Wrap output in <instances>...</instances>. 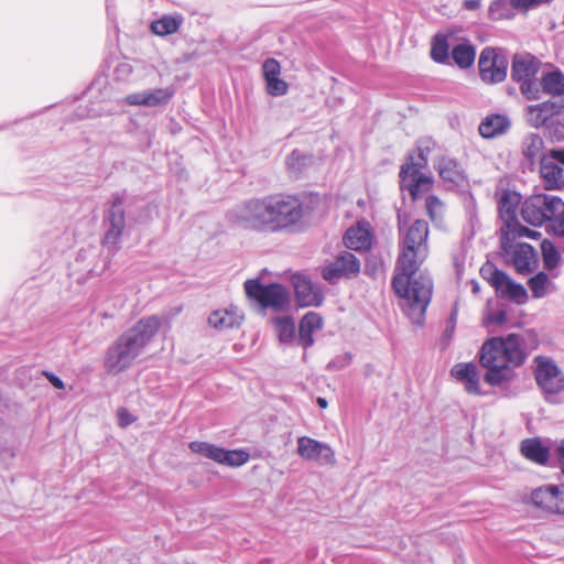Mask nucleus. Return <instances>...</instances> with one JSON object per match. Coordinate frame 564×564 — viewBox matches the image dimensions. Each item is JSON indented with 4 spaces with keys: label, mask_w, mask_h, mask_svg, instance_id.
<instances>
[{
    "label": "nucleus",
    "mask_w": 564,
    "mask_h": 564,
    "mask_svg": "<svg viewBox=\"0 0 564 564\" xmlns=\"http://www.w3.org/2000/svg\"><path fill=\"white\" fill-rule=\"evenodd\" d=\"M429 225L423 219H416L406 230L400 242V254L397 270L401 273L392 278V289L402 299V311L412 324L422 326L425 313L433 294L432 278L423 272L417 273L421 263L429 252Z\"/></svg>",
    "instance_id": "f257e3e1"
},
{
    "label": "nucleus",
    "mask_w": 564,
    "mask_h": 564,
    "mask_svg": "<svg viewBox=\"0 0 564 564\" xmlns=\"http://www.w3.org/2000/svg\"><path fill=\"white\" fill-rule=\"evenodd\" d=\"M307 206L297 196L273 193L246 199L228 213L237 227L265 235H295L306 228Z\"/></svg>",
    "instance_id": "f03ea898"
},
{
    "label": "nucleus",
    "mask_w": 564,
    "mask_h": 564,
    "mask_svg": "<svg viewBox=\"0 0 564 564\" xmlns=\"http://www.w3.org/2000/svg\"><path fill=\"white\" fill-rule=\"evenodd\" d=\"M528 356L525 339L520 334L487 338L477 354L480 366L486 369L484 381L491 387L508 386L517 377L514 369L524 365Z\"/></svg>",
    "instance_id": "7ed1b4c3"
},
{
    "label": "nucleus",
    "mask_w": 564,
    "mask_h": 564,
    "mask_svg": "<svg viewBox=\"0 0 564 564\" xmlns=\"http://www.w3.org/2000/svg\"><path fill=\"white\" fill-rule=\"evenodd\" d=\"M161 327V318L150 315L140 318L132 327L124 330L108 348L104 366L107 372L118 373L130 368L143 352Z\"/></svg>",
    "instance_id": "20e7f679"
},
{
    "label": "nucleus",
    "mask_w": 564,
    "mask_h": 564,
    "mask_svg": "<svg viewBox=\"0 0 564 564\" xmlns=\"http://www.w3.org/2000/svg\"><path fill=\"white\" fill-rule=\"evenodd\" d=\"M541 61L530 54H516L511 64V79L519 85L521 95L527 100H539L538 82Z\"/></svg>",
    "instance_id": "39448f33"
},
{
    "label": "nucleus",
    "mask_w": 564,
    "mask_h": 564,
    "mask_svg": "<svg viewBox=\"0 0 564 564\" xmlns=\"http://www.w3.org/2000/svg\"><path fill=\"white\" fill-rule=\"evenodd\" d=\"M561 208H564V200L561 197L539 193L525 198L520 213L525 223L540 227L550 223L560 213Z\"/></svg>",
    "instance_id": "423d86ee"
},
{
    "label": "nucleus",
    "mask_w": 564,
    "mask_h": 564,
    "mask_svg": "<svg viewBox=\"0 0 564 564\" xmlns=\"http://www.w3.org/2000/svg\"><path fill=\"white\" fill-rule=\"evenodd\" d=\"M243 286L247 296L262 308L281 312L286 310L290 304L289 292L281 283L263 284L259 279H249Z\"/></svg>",
    "instance_id": "0eeeda50"
},
{
    "label": "nucleus",
    "mask_w": 564,
    "mask_h": 564,
    "mask_svg": "<svg viewBox=\"0 0 564 564\" xmlns=\"http://www.w3.org/2000/svg\"><path fill=\"white\" fill-rule=\"evenodd\" d=\"M126 191L116 192L111 195L104 213V226L106 228L102 238L105 246H117L123 235L127 225Z\"/></svg>",
    "instance_id": "6e6552de"
},
{
    "label": "nucleus",
    "mask_w": 564,
    "mask_h": 564,
    "mask_svg": "<svg viewBox=\"0 0 564 564\" xmlns=\"http://www.w3.org/2000/svg\"><path fill=\"white\" fill-rule=\"evenodd\" d=\"M534 364V379L538 387L542 390L547 402L555 403L557 394L564 390L563 372L555 361L549 357L536 356Z\"/></svg>",
    "instance_id": "1a4fd4ad"
},
{
    "label": "nucleus",
    "mask_w": 564,
    "mask_h": 564,
    "mask_svg": "<svg viewBox=\"0 0 564 564\" xmlns=\"http://www.w3.org/2000/svg\"><path fill=\"white\" fill-rule=\"evenodd\" d=\"M508 65V58L501 50L484 47L478 59L479 76L485 83H501L507 77Z\"/></svg>",
    "instance_id": "9d476101"
},
{
    "label": "nucleus",
    "mask_w": 564,
    "mask_h": 564,
    "mask_svg": "<svg viewBox=\"0 0 564 564\" xmlns=\"http://www.w3.org/2000/svg\"><path fill=\"white\" fill-rule=\"evenodd\" d=\"M360 271V261L349 252L343 251L335 259L322 267V276L330 284L336 283L341 278L350 279Z\"/></svg>",
    "instance_id": "9b49d317"
},
{
    "label": "nucleus",
    "mask_w": 564,
    "mask_h": 564,
    "mask_svg": "<svg viewBox=\"0 0 564 564\" xmlns=\"http://www.w3.org/2000/svg\"><path fill=\"white\" fill-rule=\"evenodd\" d=\"M297 454L305 460L316 462L319 465L335 463V454L332 447L323 442L308 436L297 438Z\"/></svg>",
    "instance_id": "f8f14e48"
},
{
    "label": "nucleus",
    "mask_w": 564,
    "mask_h": 564,
    "mask_svg": "<svg viewBox=\"0 0 564 564\" xmlns=\"http://www.w3.org/2000/svg\"><path fill=\"white\" fill-rule=\"evenodd\" d=\"M563 111L564 99L546 100L536 105H530L527 107V121L534 128L545 127Z\"/></svg>",
    "instance_id": "ddd939ff"
},
{
    "label": "nucleus",
    "mask_w": 564,
    "mask_h": 564,
    "mask_svg": "<svg viewBox=\"0 0 564 564\" xmlns=\"http://www.w3.org/2000/svg\"><path fill=\"white\" fill-rule=\"evenodd\" d=\"M292 285L294 288L296 304L300 307H318L323 304V292L315 286L306 275L300 273L294 274L292 276Z\"/></svg>",
    "instance_id": "4468645a"
},
{
    "label": "nucleus",
    "mask_w": 564,
    "mask_h": 564,
    "mask_svg": "<svg viewBox=\"0 0 564 564\" xmlns=\"http://www.w3.org/2000/svg\"><path fill=\"white\" fill-rule=\"evenodd\" d=\"M174 95L175 88L167 86L133 93L128 95L124 100L131 106L159 107L169 104Z\"/></svg>",
    "instance_id": "2eb2a0df"
},
{
    "label": "nucleus",
    "mask_w": 564,
    "mask_h": 564,
    "mask_svg": "<svg viewBox=\"0 0 564 564\" xmlns=\"http://www.w3.org/2000/svg\"><path fill=\"white\" fill-rule=\"evenodd\" d=\"M539 99L544 95L564 99V73L558 67H552L550 70H543L538 82Z\"/></svg>",
    "instance_id": "dca6fc26"
},
{
    "label": "nucleus",
    "mask_w": 564,
    "mask_h": 564,
    "mask_svg": "<svg viewBox=\"0 0 564 564\" xmlns=\"http://www.w3.org/2000/svg\"><path fill=\"white\" fill-rule=\"evenodd\" d=\"M451 375L458 382L464 384L468 394L485 395L479 383V375L477 366L474 362H459L451 369Z\"/></svg>",
    "instance_id": "f3484780"
},
{
    "label": "nucleus",
    "mask_w": 564,
    "mask_h": 564,
    "mask_svg": "<svg viewBox=\"0 0 564 564\" xmlns=\"http://www.w3.org/2000/svg\"><path fill=\"white\" fill-rule=\"evenodd\" d=\"M344 243L348 249L367 251L372 246V232L366 221H359L356 226L349 227L344 235Z\"/></svg>",
    "instance_id": "a211bd4d"
},
{
    "label": "nucleus",
    "mask_w": 564,
    "mask_h": 564,
    "mask_svg": "<svg viewBox=\"0 0 564 564\" xmlns=\"http://www.w3.org/2000/svg\"><path fill=\"white\" fill-rule=\"evenodd\" d=\"M500 249L503 254H509L513 248V240L517 237H525L529 239H540L542 234L522 225L519 219L510 224L506 228L500 229Z\"/></svg>",
    "instance_id": "6ab92c4d"
},
{
    "label": "nucleus",
    "mask_w": 564,
    "mask_h": 564,
    "mask_svg": "<svg viewBox=\"0 0 564 564\" xmlns=\"http://www.w3.org/2000/svg\"><path fill=\"white\" fill-rule=\"evenodd\" d=\"M511 261L516 271L520 274H529L534 270L538 254L534 247L528 242H519L513 246Z\"/></svg>",
    "instance_id": "aec40b11"
},
{
    "label": "nucleus",
    "mask_w": 564,
    "mask_h": 564,
    "mask_svg": "<svg viewBox=\"0 0 564 564\" xmlns=\"http://www.w3.org/2000/svg\"><path fill=\"white\" fill-rule=\"evenodd\" d=\"M432 148L430 140H419L416 142L415 150L408 154L405 163L402 164L400 169L399 175L402 180V183L406 181L410 170H422L427 165V158Z\"/></svg>",
    "instance_id": "412c9836"
},
{
    "label": "nucleus",
    "mask_w": 564,
    "mask_h": 564,
    "mask_svg": "<svg viewBox=\"0 0 564 564\" xmlns=\"http://www.w3.org/2000/svg\"><path fill=\"white\" fill-rule=\"evenodd\" d=\"M126 206L128 218L134 224H147L152 219L153 214L156 213V205L147 202L140 196L128 197L126 194Z\"/></svg>",
    "instance_id": "4be33fe9"
},
{
    "label": "nucleus",
    "mask_w": 564,
    "mask_h": 564,
    "mask_svg": "<svg viewBox=\"0 0 564 564\" xmlns=\"http://www.w3.org/2000/svg\"><path fill=\"white\" fill-rule=\"evenodd\" d=\"M511 120L503 113H490L486 116L478 126L479 134L484 139H495L509 131Z\"/></svg>",
    "instance_id": "5701e85b"
},
{
    "label": "nucleus",
    "mask_w": 564,
    "mask_h": 564,
    "mask_svg": "<svg viewBox=\"0 0 564 564\" xmlns=\"http://www.w3.org/2000/svg\"><path fill=\"white\" fill-rule=\"evenodd\" d=\"M520 453L528 460L541 466L547 465L551 456L550 446L544 444L540 437L523 440L520 443Z\"/></svg>",
    "instance_id": "b1692460"
},
{
    "label": "nucleus",
    "mask_w": 564,
    "mask_h": 564,
    "mask_svg": "<svg viewBox=\"0 0 564 564\" xmlns=\"http://www.w3.org/2000/svg\"><path fill=\"white\" fill-rule=\"evenodd\" d=\"M563 173V167L557 163L549 161L545 156L540 159V175L546 191H560L564 187Z\"/></svg>",
    "instance_id": "393cba45"
},
{
    "label": "nucleus",
    "mask_w": 564,
    "mask_h": 564,
    "mask_svg": "<svg viewBox=\"0 0 564 564\" xmlns=\"http://www.w3.org/2000/svg\"><path fill=\"white\" fill-rule=\"evenodd\" d=\"M323 327V318L318 313L308 312L300 321L297 343L304 349L314 345L313 334Z\"/></svg>",
    "instance_id": "a878e982"
},
{
    "label": "nucleus",
    "mask_w": 564,
    "mask_h": 564,
    "mask_svg": "<svg viewBox=\"0 0 564 564\" xmlns=\"http://www.w3.org/2000/svg\"><path fill=\"white\" fill-rule=\"evenodd\" d=\"M243 316L239 314L237 307L216 310L208 316V324L217 330H227L238 328L242 323Z\"/></svg>",
    "instance_id": "bb28decb"
},
{
    "label": "nucleus",
    "mask_w": 564,
    "mask_h": 564,
    "mask_svg": "<svg viewBox=\"0 0 564 564\" xmlns=\"http://www.w3.org/2000/svg\"><path fill=\"white\" fill-rule=\"evenodd\" d=\"M476 59V46L468 40L462 39L451 51V65L459 69L470 68Z\"/></svg>",
    "instance_id": "cd10ccee"
},
{
    "label": "nucleus",
    "mask_w": 564,
    "mask_h": 564,
    "mask_svg": "<svg viewBox=\"0 0 564 564\" xmlns=\"http://www.w3.org/2000/svg\"><path fill=\"white\" fill-rule=\"evenodd\" d=\"M521 203V195L518 192L505 189L498 200V213L503 220L505 228L514 223L517 217V209Z\"/></svg>",
    "instance_id": "c85d7f7f"
},
{
    "label": "nucleus",
    "mask_w": 564,
    "mask_h": 564,
    "mask_svg": "<svg viewBox=\"0 0 564 564\" xmlns=\"http://www.w3.org/2000/svg\"><path fill=\"white\" fill-rule=\"evenodd\" d=\"M440 177L444 182L460 185L465 181V174L456 159L442 156L436 165Z\"/></svg>",
    "instance_id": "c756f323"
},
{
    "label": "nucleus",
    "mask_w": 564,
    "mask_h": 564,
    "mask_svg": "<svg viewBox=\"0 0 564 564\" xmlns=\"http://www.w3.org/2000/svg\"><path fill=\"white\" fill-rule=\"evenodd\" d=\"M557 485H545L534 489L531 492V501L534 506L554 513L556 498L558 495Z\"/></svg>",
    "instance_id": "7c9ffc66"
},
{
    "label": "nucleus",
    "mask_w": 564,
    "mask_h": 564,
    "mask_svg": "<svg viewBox=\"0 0 564 564\" xmlns=\"http://www.w3.org/2000/svg\"><path fill=\"white\" fill-rule=\"evenodd\" d=\"M451 45L448 36L443 33H437L433 36L431 43V58L442 65H451Z\"/></svg>",
    "instance_id": "2f4dec72"
},
{
    "label": "nucleus",
    "mask_w": 564,
    "mask_h": 564,
    "mask_svg": "<svg viewBox=\"0 0 564 564\" xmlns=\"http://www.w3.org/2000/svg\"><path fill=\"white\" fill-rule=\"evenodd\" d=\"M432 177L423 174L421 170L413 169L410 170L409 176L404 183L400 178L401 188H406L410 192L412 199H417L420 189L422 186H426V189L432 185Z\"/></svg>",
    "instance_id": "473e14b6"
},
{
    "label": "nucleus",
    "mask_w": 564,
    "mask_h": 564,
    "mask_svg": "<svg viewBox=\"0 0 564 564\" xmlns=\"http://www.w3.org/2000/svg\"><path fill=\"white\" fill-rule=\"evenodd\" d=\"M544 148L543 138L538 133H530L522 142V155L530 167L534 166Z\"/></svg>",
    "instance_id": "72a5a7b5"
},
{
    "label": "nucleus",
    "mask_w": 564,
    "mask_h": 564,
    "mask_svg": "<svg viewBox=\"0 0 564 564\" xmlns=\"http://www.w3.org/2000/svg\"><path fill=\"white\" fill-rule=\"evenodd\" d=\"M183 22L180 14H164L151 23V31L159 36H166L176 33Z\"/></svg>",
    "instance_id": "f704fd0d"
},
{
    "label": "nucleus",
    "mask_w": 564,
    "mask_h": 564,
    "mask_svg": "<svg viewBox=\"0 0 564 564\" xmlns=\"http://www.w3.org/2000/svg\"><path fill=\"white\" fill-rule=\"evenodd\" d=\"M543 268L546 271H553L563 263L562 254L557 247L547 238H544L540 245Z\"/></svg>",
    "instance_id": "c9c22d12"
},
{
    "label": "nucleus",
    "mask_w": 564,
    "mask_h": 564,
    "mask_svg": "<svg viewBox=\"0 0 564 564\" xmlns=\"http://www.w3.org/2000/svg\"><path fill=\"white\" fill-rule=\"evenodd\" d=\"M189 449L198 454L203 457L209 458L218 464L221 462V455L224 447L207 443V442H199V441H193L188 445Z\"/></svg>",
    "instance_id": "e433bc0d"
},
{
    "label": "nucleus",
    "mask_w": 564,
    "mask_h": 564,
    "mask_svg": "<svg viewBox=\"0 0 564 564\" xmlns=\"http://www.w3.org/2000/svg\"><path fill=\"white\" fill-rule=\"evenodd\" d=\"M278 337L282 344H291L295 338V324L291 316H279L274 319Z\"/></svg>",
    "instance_id": "4c0bfd02"
},
{
    "label": "nucleus",
    "mask_w": 564,
    "mask_h": 564,
    "mask_svg": "<svg viewBox=\"0 0 564 564\" xmlns=\"http://www.w3.org/2000/svg\"><path fill=\"white\" fill-rule=\"evenodd\" d=\"M489 19L492 21L509 20L514 17L511 0H495L488 10Z\"/></svg>",
    "instance_id": "58836bf2"
},
{
    "label": "nucleus",
    "mask_w": 564,
    "mask_h": 564,
    "mask_svg": "<svg viewBox=\"0 0 564 564\" xmlns=\"http://www.w3.org/2000/svg\"><path fill=\"white\" fill-rule=\"evenodd\" d=\"M312 155L304 154L300 150L295 149L286 158V166L290 173L299 176L305 167L312 163Z\"/></svg>",
    "instance_id": "ea45409f"
},
{
    "label": "nucleus",
    "mask_w": 564,
    "mask_h": 564,
    "mask_svg": "<svg viewBox=\"0 0 564 564\" xmlns=\"http://www.w3.org/2000/svg\"><path fill=\"white\" fill-rule=\"evenodd\" d=\"M550 283L549 275L545 271H539L528 280V286L534 299L544 297Z\"/></svg>",
    "instance_id": "a19ab883"
},
{
    "label": "nucleus",
    "mask_w": 564,
    "mask_h": 564,
    "mask_svg": "<svg viewBox=\"0 0 564 564\" xmlns=\"http://www.w3.org/2000/svg\"><path fill=\"white\" fill-rule=\"evenodd\" d=\"M250 458V454L248 451L239 448V449H223L221 455V465H226L229 467H240L245 465Z\"/></svg>",
    "instance_id": "79ce46f5"
},
{
    "label": "nucleus",
    "mask_w": 564,
    "mask_h": 564,
    "mask_svg": "<svg viewBox=\"0 0 564 564\" xmlns=\"http://www.w3.org/2000/svg\"><path fill=\"white\" fill-rule=\"evenodd\" d=\"M426 213L431 221L440 226L443 221L444 204L436 195H429L425 198Z\"/></svg>",
    "instance_id": "37998d69"
},
{
    "label": "nucleus",
    "mask_w": 564,
    "mask_h": 564,
    "mask_svg": "<svg viewBox=\"0 0 564 564\" xmlns=\"http://www.w3.org/2000/svg\"><path fill=\"white\" fill-rule=\"evenodd\" d=\"M544 137L552 143L564 142V122L558 119L551 120L544 127Z\"/></svg>",
    "instance_id": "c03bdc74"
},
{
    "label": "nucleus",
    "mask_w": 564,
    "mask_h": 564,
    "mask_svg": "<svg viewBox=\"0 0 564 564\" xmlns=\"http://www.w3.org/2000/svg\"><path fill=\"white\" fill-rule=\"evenodd\" d=\"M267 93L272 97L284 96L289 90V85L280 76L264 80Z\"/></svg>",
    "instance_id": "a18cd8bd"
},
{
    "label": "nucleus",
    "mask_w": 564,
    "mask_h": 564,
    "mask_svg": "<svg viewBox=\"0 0 564 564\" xmlns=\"http://www.w3.org/2000/svg\"><path fill=\"white\" fill-rule=\"evenodd\" d=\"M506 272L503 270L498 269L494 263L490 261H487L481 268H480V275L482 279L487 280L489 284L494 288L496 283L499 284L500 276L503 275Z\"/></svg>",
    "instance_id": "49530a36"
},
{
    "label": "nucleus",
    "mask_w": 564,
    "mask_h": 564,
    "mask_svg": "<svg viewBox=\"0 0 564 564\" xmlns=\"http://www.w3.org/2000/svg\"><path fill=\"white\" fill-rule=\"evenodd\" d=\"M457 316H458V310H457V307H454L451 311L449 316L446 319V326L442 334L441 340H442L444 347H446L449 344V341L455 333V328H456V324H457Z\"/></svg>",
    "instance_id": "de8ad7c7"
},
{
    "label": "nucleus",
    "mask_w": 564,
    "mask_h": 564,
    "mask_svg": "<svg viewBox=\"0 0 564 564\" xmlns=\"http://www.w3.org/2000/svg\"><path fill=\"white\" fill-rule=\"evenodd\" d=\"M264 80L280 76L281 65L275 58H267L262 64Z\"/></svg>",
    "instance_id": "09e8293b"
},
{
    "label": "nucleus",
    "mask_w": 564,
    "mask_h": 564,
    "mask_svg": "<svg viewBox=\"0 0 564 564\" xmlns=\"http://www.w3.org/2000/svg\"><path fill=\"white\" fill-rule=\"evenodd\" d=\"M508 299L516 302L517 304H524L528 300L527 289L521 283L516 281L510 283V294Z\"/></svg>",
    "instance_id": "8fccbe9b"
},
{
    "label": "nucleus",
    "mask_w": 564,
    "mask_h": 564,
    "mask_svg": "<svg viewBox=\"0 0 564 564\" xmlns=\"http://www.w3.org/2000/svg\"><path fill=\"white\" fill-rule=\"evenodd\" d=\"M352 361V355L345 352L333 358L326 366L327 370L336 371L348 367Z\"/></svg>",
    "instance_id": "3c124183"
},
{
    "label": "nucleus",
    "mask_w": 564,
    "mask_h": 564,
    "mask_svg": "<svg viewBox=\"0 0 564 564\" xmlns=\"http://www.w3.org/2000/svg\"><path fill=\"white\" fill-rule=\"evenodd\" d=\"M499 276H500L499 284L496 283V285H494V289H495L498 297L508 299V296L510 294V283H513L514 281L507 273H505L503 275H499Z\"/></svg>",
    "instance_id": "603ef678"
},
{
    "label": "nucleus",
    "mask_w": 564,
    "mask_h": 564,
    "mask_svg": "<svg viewBox=\"0 0 564 564\" xmlns=\"http://www.w3.org/2000/svg\"><path fill=\"white\" fill-rule=\"evenodd\" d=\"M507 313L506 311H497L494 313L488 314L484 319V325L488 326L490 324L495 325H503L507 322Z\"/></svg>",
    "instance_id": "864d4df0"
},
{
    "label": "nucleus",
    "mask_w": 564,
    "mask_h": 564,
    "mask_svg": "<svg viewBox=\"0 0 564 564\" xmlns=\"http://www.w3.org/2000/svg\"><path fill=\"white\" fill-rule=\"evenodd\" d=\"M132 66L127 62L118 63L113 69L116 79L126 80L132 74Z\"/></svg>",
    "instance_id": "5fc2aeb1"
},
{
    "label": "nucleus",
    "mask_w": 564,
    "mask_h": 564,
    "mask_svg": "<svg viewBox=\"0 0 564 564\" xmlns=\"http://www.w3.org/2000/svg\"><path fill=\"white\" fill-rule=\"evenodd\" d=\"M543 0H511L514 11H528L542 3Z\"/></svg>",
    "instance_id": "6e6d98bb"
},
{
    "label": "nucleus",
    "mask_w": 564,
    "mask_h": 564,
    "mask_svg": "<svg viewBox=\"0 0 564 564\" xmlns=\"http://www.w3.org/2000/svg\"><path fill=\"white\" fill-rule=\"evenodd\" d=\"M134 416L126 409L121 408L118 411V423L121 427H127L132 424Z\"/></svg>",
    "instance_id": "4d7b16f0"
},
{
    "label": "nucleus",
    "mask_w": 564,
    "mask_h": 564,
    "mask_svg": "<svg viewBox=\"0 0 564 564\" xmlns=\"http://www.w3.org/2000/svg\"><path fill=\"white\" fill-rule=\"evenodd\" d=\"M43 376L48 380V382L55 389L62 390V389L65 388L64 381L58 376H56L55 373L45 370V371H43Z\"/></svg>",
    "instance_id": "13d9d810"
},
{
    "label": "nucleus",
    "mask_w": 564,
    "mask_h": 564,
    "mask_svg": "<svg viewBox=\"0 0 564 564\" xmlns=\"http://www.w3.org/2000/svg\"><path fill=\"white\" fill-rule=\"evenodd\" d=\"M556 466L561 469L564 475V438L557 445L555 449Z\"/></svg>",
    "instance_id": "bf43d9fd"
},
{
    "label": "nucleus",
    "mask_w": 564,
    "mask_h": 564,
    "mask_svg": "<svg viewBox=\"0 0 564 564\" xmlns=\"http://www.w3.org/2000/svg\"><path fill=\"white\" fill-rule=\"evenodd\" d=\"M554 513L564 516V485L558 487Z\"/></svg>",
    "instance_id": "052dcab7"
},
{
    "label": "nucleus",
    "mask_w": 564,
    "mask_h": 564,
    "mask_svg": "<svg viewBox=\"0 0 564 564\" xmlns=\"http://www.w3.org/2000/svg\"><path fill=\"white\" fill-rule=\"evenodd\" d=\"M549 158L564 165V148H554L549 151Z\"/></svg>",
    "instance_id": "680f3d73"
},
{
    "label": "nucleus",
    "mask_w": 564,
    "mask_h": 564,
    "mask_svg": "<svg viewBox=\"0 0 564 564\" xmlns=\"http://www.w3.org/2000/svg\"><path fill=\"white\" fill-rule=\"evenodd\" d=\"M481 6L480 0H464L463 2V9L468 11H475L478 10Z\"/></svg>",
    "instance_id": "e2e57ef3"
},
{
    "label": "nucleus",
    "mask_w": 564,
    "mask_h": 564,
    "mask_svg": "<svg viewBox=\"0 0 564 564\" xmlns=\"http://www.w3.org/2000/svg\"><path fill=\"white\" fill-rule=\"evenodd\" d=\"M98 115H99L98 110H95V109L88 110L87 112H84L80 108L77 110V116L79 118L96 117Z\"/></svg>",
    "instance_id": "0e129e2a"
},
{
    "label": "nucleus",
    "mask_w": 564,
    "mask_h": 564,
    "mask_svg": "<svg viewBox=\"0 0 564 564\" xmlns=\"http://www.w3.org/2000/svg\"><path fill=\"white\" fill-rule=\"evenodd\" d=\"M317 405L321 408V409H326L328 403H327V400L325 398H322V397H318L317 400Z\"/></svg>",
    "instance_id": "69168bd1"
},
{
    "label": "nucleus",
    "mask_w": 564,
    "mask_h": 564,
    "mask_svg": "<svg viewBox=\"0 0 564 564\" xmlns=\"http://www.w3.org/2000/svg\"><path fill=\"white\" fill-rule=\"evenodd\" d=\"M471 284H473V288H471L473 293H475V294L479 293V291H480L479 283L476 281H473Z\"/></svg>",
    "instance_id": "338daca9"
},
{
    "label": "nucleus",
    "mask_w": 564,
    "mask_h": 564,
    "mask_svg": "<svg viewBox=\"0 0 564 564\" xmlns=\"http://www.w3.org/2000/svg\"><path fill=\"white\" fill-rule=\"evenodd\" d=\"M6 128H7V126H0V129H6Z\"/></svg>",
    "instance_id": "774afa93"
}]
</instances>
